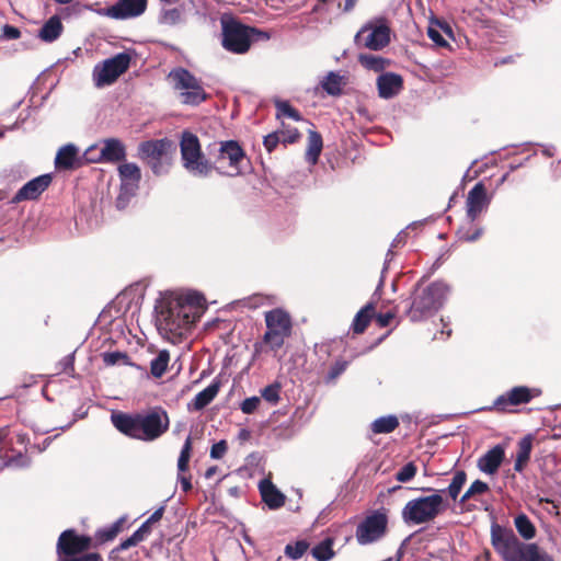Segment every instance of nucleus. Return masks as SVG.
<instances>
[{
    "label": "nucleus",
    "mask_w": 561,
    "mask_h": 561,
    "mask_svg": "<svg viewBox=\"0 0 561 561\" xmlns=\"http://www.w3.org/2000/svg\"><path fill=\"white\" fill-rule=\"evenodd\" d=\"M266 332L263 341L272 351H278L290 335L291 321L287 312L282 309H273L265 313Z\"/></svg>",
    "instance_id": "obj_8"
},
{
    "label": "nucleus",
    "mask_w": 561,
    "mask_h": 561,
    "mask_svg": "<svg viewBox=\"0 0 561 561\" xmlns=\"http://www.w3.org/2000/svg\"><path fill=\"white\" fill-rule=\"evenodd\" d=\"M320 84L329 95L337 96L342 93L343 77L331 71L321 80Z\"/></svg>",
    "instance_id": "obj_29"
},
{
    "label": "nucleus",
    "mask_w": 561,
    "mask_h": 561,
    "mask_svg": "<svg viewBox=\"0 0 561 561\" xmlns=\"http://www.w3.org/2000/svg\"><path fill=\"white\" fill-rule=\"evenodd\" d=\"M78 149L76 146L69 144L61 147L55 158L57 169H71L75 167L77 160Z\"/></svg>",
    "instance_id": "obj_25"
},
{
    "label": "nucleus",
    "mask_w": 561,
    "mask_h": 561,
    "mask_svg": "<svg viewBox=\"0 0 561 561\" xmlns=\"http://www.w3.org/2000/svg\"><path fill=\"white\" fill-rule=\"evenodd\" d=\"M180 146L183 167L195 176H208L213 171V164L203 154L197 136L183 133Z\"/></svg>",
    "instance_id": "obj_6"
},
{
    "label": "nucleus",
    "mask_w": 561,
    "mask_h": 561,
    "mask_svg": "<svg viewBox=\"0 0 561 561\" xmlns=\"http://www.w3.org/2000/svg\"><path fill=\"white\" fill-rule=\"evenodd\" d=\"M118 175L121 181L140 182L141 173L136 163L127 162L118 167Z\"/></svg>",
    "instance_id": "obj_36"
},
{
    "label": "nucleus",
    "mask_w": 561,
    "mask_h": 561,
    "mask_svg": "<svg viewBox=\"0 0 561 561\" xmlns=\"http://www.w3.org/2000/svg\"><path fill=\"white\" fill-rule=\"evenodd\" d=\"M62 24L57 15L50 16L42 26L38 33V37L46 43H51L56 41L61 32H62Z\"/></svg>",
    "instance_id": "obj_24"
},
{
    "label": "nucleus",
    "mask_w": 561,
    "mask_h": 561,
    "mask_svg": "<svg viewBox=\"0 0 561 561\" xmlns=\"http://www.w3.org/2000/svg\"><path fill=\"white\" fill-rule=\"evenodd\" d=\"M524 561H553V559L548 553L540 551L536 545H527Z\"/></svg>",
    "instance_id": "obj_46"
},
{
    "label": "nucleus",
    "mask_w": 561,
    "mask_h": 561,
    "mask_svg": "<svg viewBox=\"0 0 561 561\" xmlns=\"http://www.w3.org/2000/svg\"><path fill=\"white\" fill-rule=\"evenodd\" d=\"M134 546H137V542L135 541L134 537L130 536V537H128L127 539H125L124 541L121 542L119 550H127V549H129L130 547H134Z\"/></svg>",
    "instance_id": "obj_62"
},
{
    "label": "nucleus",
    "mask_w": 561,
    "mask_h": 561,
    "mask_svg": "<svg viewBox=\"0 0 561 561\" xmlns=\"http://www.w3.org/2000/svg\"><path fill=\"white\" fill-rule=\"evenodd\" d=\"M191 450H192V438H191V436H187L185 439V443L182 447V450L180 453L179 459H178L179 472H185L187 470L188 461L191 458Z\"/></svg>",
    "instance_id": "obj_43"
},
{
    "label": "nucleus",
    "mask_w": 561,
    "mask_h": 561,
    "mask_svg": "<svg viewBox=\"0 0 561 561\" xmlns=\"http://www.w3.org/2000/svg\"><path fill=\"white\" fill-rule=\"evenodd\" d=\"M504 455V448L501 445H496L479 458L478 468L484 473L493 474L501 466Z\"/></svg>",
    "instance_id": "obj_22"
},
{
    "label": "nucleus",
    "mask_w": 561,
    "mask_h": 561,
    "mask_svg": "<svg viewBox=\"0 0 561 561\" xmlns=\"http://www.w3.org/2000/svg\"><path fill=\"white\" fill-rule=\"evenodd\" d=\"M428 37L439 47L447 46V42L442 36L440 32L434 27H428L427 30Z\"/></svg>",
    "instance_id": "obj_55"
},
{
    "label": "nucleus",
    "mask_w": 561,
    "mask_h": 561,
    "mask_svg": "<svg viewBox=\"0 0 561 561\" xmlns=\"http://www.w3.org/2000/svg\"><path fill=\"white\" fill-rule=\"evenodd\" d=\"M490 198L486 196L484 185L479 182L468 193L466 205H467V217L470 222H473L477 217L488 208Z\"/></svg>",
    "instance_id": "obj_17"
},
{
    "label": "nucleus",
    "mask_w": 561,
    "mask_h": 561,
    "mask_svg": "<svg viewBox=\"0 0 561 561\" xmlns=\"http://www.w3.org/2000/svg\"><path fill=\"white\" fill-rule=\"evenodd\" d=\"M466 480H467V476H466L465 471H457L454 474L448 488L443 491L447 492L448 495L450 496V499L455 501L459 496L460 491L466 483Z\"/></svg>",
    "instance_id": "obj_38"
},
{
    "label": "nucleus",
    "mask_w": 561,
    "mask_h": 561,
    "mask_svg": "<svg viewBox=\"0 0 561 561\" xmlns=\"http://www.w3.org/2000/svg\"><path fill=\"white\" fill-rule=\"evenodd\" d=\"M163 512H164V507L163 506L159 507L147 519V524H153V523L159 522L162 518Z\"/></svg>",
    "instance_id": "obj_60"
},
{
    "label": "nucleus",
    "mask_w": 561,
    "mask_h": 561,
    "mask_svg": "<svg viewBox=\"0 0 561 561\" xmlns=\"http://www.w3.org/2000/svg\"><path fill=\"white\" fill-rule=\"evenodd\" d=\"M182 13L179 9L162 10L159 16V23L163 25H176L181 22Z\"/></svg>",
    "instance_id": "obj_44"
},
{
    "label": "nucleus",
    "mask_w": 561,
    "mask_h": 561,
    "mask_svg": "<svg viewBox=\"0 0 561 561\" xmlns=\"http://www.w3.org/2000/svg\"><path fill=\"white\" fill-rule=\"evenodd\" d=\"M274 104L277 110V118L288 117L296 122L301 119L299 112L295 110L287 101L275 100Z\"/></svg>",
    "instance_id": "obj_39"
},
{
    "label": "nucleus",
    "mask_w": 561,
    "mask_h": 561,
    "mask_svg": "<svg viewBox=\"0 0 561 561\" xmlns=\"http://www.w3.org/2000/svg\"><path fill=\"white\" fill-rule=\"evenodd\" d=\"M130 60L129 54L118 53L96 64L92 72L94 85L103 88L113 84L129 68Z\"/></svg>",
    "instance_id": "obj_10"
},
{
    "label": "nucleus",
    "mask_w": 561,
    "mask_h": 561,
    "mask_svg": "<svg viewBox=\"0 0 561 561\" xmlns=\"http://www.w3.org/2000/svg\"><path fill=\"white\" fill-rule=\"evenodd\" d=\"M261 399L259 397H250L243 400L241 403V411L244 414H251L253 413L260 405Z\"/></svg>",
    "instance_id": "obj_53"
},
{
    "label": "nucleus",
    "mask_w": 561,
    "mask_h": 561,
    "mask_svg": "<svg viewBox=\"0 0 561 561\" xmlns=\"http://www.w3.org/2000/svg\"><path fill=\"white\" fill-rule=\"evenodd\" d=\"M358 0H345V3H344V7H343V10L345 12H348L351 11L355 4L357 3Z\"/></svg>",
    "instance_id": "obj_64"
},
{
    "label": "nucleus",
    "mask_w": 561,
    "mask_h": 561,
    "mask_svg": "<svg viewBox=\"0 0 561 561\" xmlns=\"http://www.w3.org/2000/svg\"><path fill=\"white\" fill-rule=\"evenodd\" d=\"M322 137L314 130H309L306 160L310 164H316L322 150Z\"/></svg>",
    "instance_id": "obj_27"
},
{
    "label": "nucleus",
    "mask_w": 561,
    "mask_h": 561,
    "mask_svg": "<svg viewBox=\"0 0 561 561\" xmlns=\"http://www.w3.org/2000/svg\"><path fill=\"white\" fill-rule=\"evenodd\" d=\"M279 142V136L277 133L268 134L264 137L263 144L268 152L273 151Z\"/></svg>",
    "instance_id": "obj_56"
},
{
    "label": "nucleus",
    "mask_w": 561,
    "mask_h": 561,
    "mask_svg": "<svg viewBox=\"0 0 561 561\" xmlns=\"http://www.w3.org/2000/svg\"><path fill=\"white\" fill-rule=\"evenodd\" d=\"M103 362L106 366H114V365H128L129 364V357L124 352H105L102 354Z\"/></svg>",
    "instance_id": "obj_41"
},
{
    "label": "nucleus",
    "mask_w": 561,
    "mask_h": 561,
    "mask_svg": "<svg viewBox=\"0 0 561 561\" xmlns=\"http://www.w3.org/2000/svg\"><path fill=\"white\" fill-rule=\"evenodd\" d=\"M254 28L248 27L233 18L224 15L221 18V45L233 54H245L252 43Z\"/></svg>",
    "instance_id": "obj_7"
},
{
    "label": "nucleus",
    "mask_w": 561,
    "mask_h": 561,
    "mask_svg": "<svg viewBox=\"0 0 561 561\" xmlns=\"http://www.w3.org/2000/svg\"><path fill=\"white\" fill-rule=\"evenodd\" d=\"M482 234V229H477L473 233H461L460 239L465 241H476Z\"/></svg>",
    "instance_id": "obj_61"
},
{
    "label": "nucleus",
    "mask_w": 561,
    "mask_h": 561,
    "mask_svg": "<svg viewBox=\"0 0 561 561\" xmlns=\"http://www.w3.org/2000/svg\"><path fill=\"white\" fill-rule=\"evenodd\" d=\"M147 163L156 175H161L169 171L171 165V158L169 153H165V156L161 157L160 159H151L147 161Z\"/></svg>",
    "instance_id": "obj_45"
},
{
    "label": "nucleus",
    "mask_w": 561,
    "mask_h": 561,
    "mask_svg": "<svg viewBox=\"0 0 561 561\" xmlns=\"http://www.w3.org/2000/svg\"><path fill=\"white\" fill-rule=\"evenodd\" d=\"M95 147H90L85 154L92 162H118L125 159L126 148L117 138L103 139L100 142V156L98 158L90 157Z\"/></svg>",
    "instance_id": "obj_15"
},
{
    "label": "nucleus",
    "mask_w": 561,
    "mask_h": 561,
    "mask_svg": "<svg viewBox=\"0 0 561 561\" xmlns=\"http://www.w3.org/2000/svg\"><path fill=\"white\" fill-rule=\"evenodd\" d=\"M28 465H30V459L26 456L19 454L18 456L10 457L7 461H4L1 469H3L4 467L23 468V467H27Z\"/></svg>",
    "instance_id": "obj_51"
},
{
    "label": "nucleus",
    "mask_w": 561,
    "mask_h": 561,
    "mask_svg": "<svg viewBox=\"0 0 561 561\" xmlns=\"http://www.w3.org/2000/svg\"><path fill=\"white\" fill-rule=\"evenodd\" d=\"M131 536L134 537L137 545L147 538V536L144 535L139 529H137Z\"/></svg>",
    "instance_id": "obj_63"
},
{
    "label": "nucleus",
    "mask_w": 561,
    "mask_h": 561,
    "mask_svg": "<svg viewBox=\"0 0 561 561\" xmlns=\"http://www.w3.org/2000/svg\"><path fill=\"white\" fill-rule=\"evenodd\" d=\"M374 310L375 305L373 301H370L356 313L353 320V330L355 333H363L365 331L370 321V317Z\"/></svg>",
    "instance_id": "obj_30"
},
{
    "label": "nucleus",
    "mask_w": 561,
    "mask_h": 561,
    "mask_svg": "<svg viewBox=\"0 0 561 561\" xmlns=\"http://www.w3.org/2000/svg\"><path fill=\"white\" fill-rule=\"evenodd\" d=\"M489 491V485L481 481L476 480L472 482V484L469 486V489L463 493V495L460 497V503L463 504L468 500L474 497L476 495L483 494Z\"/></svg>",
    "instance_id": "obj_42"
},
{
    "label": "nucleus",
    "mask_w": 561,
    "mask_h": 561,
    "mask_svg": "<svg viewBox=\"0 0 561 561\" xmlns=\"http://www.w3.org/2000/svg\"><path fill=\"white\" fill-rule=\"evenodd\" d=\"M51 183L50 174L39 175L25 183L13 196L12 202L33 201L41 196Z\"/></svg>",
    "instance_id": "obj_18"
},
{
    "label": "nucleus",
    "mask_w": 561,
    "mask_h": 561,
    "mask_svg": "<svg viewBox=\"0 0 561 561\" xmlns=\"http://www.w3.org/2000/svg\"><path fill=\"white\" fill-rule=\"evenodd\" d=\"M539 394L540 391L538 389L518 386L512 388L505 394L500 396L494 404L499 410H506L507 405L528 403L533 398Z\"/></svg>",
    "instance_id": "obj_16"
},
{
    "label": "nucleus",
    "mask_w": 561,
    "mask_h": 561,
    "mask_svg": "<svg viewBox=\"0 0 561 561\" xmlns=\"http://www.w3.org/2000/svg\"><path fill=\"white\" fill-rule=\"evenodd\" d=\"M416 466L413 462H409L404 465L397 473L396 479L399 482H408L414 478L416 474Z\"/></svg>",
    "instance_id": "obj_49"
},
{
    "label": "nucleus",
    "mask_w": 561,
    "mask_h": 561,
    "mask_svg": "<svg viewBox=\"0 0 561 561\" xmlns=\"http://www.w3.org/2000/svg\"><path fill=\"white\" fill-rule=\"evenodd\" d=\"M280 386L278 383H272L262 389L261 396L267 402L276 404L279 401Z\"/></svg>",
    "instance_id": "obj_48"
},
{
    "label": "nucleus",
    "mask_w": 561,
    "mask_h": 561,
    "mask_svg": "<svg viewBox=\"0 0 561 561\" xmlns=\"http://www.w3.org/2000/svg\"><path fill=\"white\" fill-rule=\"evenodd\" d=\"M401 76L393 72H386L378 77L377 88L379 96L382 99H391L397 95L402 89Z\"/></svg>",
    "instance_id": "obj_21"
},
{
    "label": "nucleus",
    "mask_w": 561,
    "mask_h": 561,
    "mask_svg": "<svg viewBox=\"0 0 561 561\" xmlns=\"http://www.w3.org/2000/svg\"><path fill=\"white\" fill-rule=\"evenodd\" d=\"M346 367H347L346 360H336L328 373V376H327L328 381L335 380L342 373L345 371Z\"/></svg>",
    "instance_id": "obj_50"
},
{
    "label": "nucleus",
    "mask_w": 561,
    "mask_h": 561,
    "mask_svg": "<svg viewBox=\"0 0 561 561\" xmlns=\"http://www.w3.org/2000/svg\"><path fill=\"white\" fill-rule=\"evenodd\" d=\"M204 297L195 291L186 293L162 302L157 312V328L161 335L178 343L202 316Z\"/></svg>",
    "instance_id": "obj_1"
},
{
    "label": "nucleus",
    "mask_w": 561,
    "mask_h": 561,
    "mask_svg": "<svg viewBox=\"0 0 561 561\" xmlns=\"http://www.w3.org/2000/svg\"><path fill=\"white\" fill-rule=\"evenodd\" d=\"M2 36L7 39H18L21 36V32L18 27L5 24L2 27Z\"/></svg>",
    "instance_id": "obj_57"
},
{
    "label": "nucleus",
    "mask_w": 561,
    "mask_h": 561,
    "mask_svg": "<svg viewBox=\"0 0 561 561\" xmlns=\"http://www.w3.org/2000/svg\"><path fill=\"white\" fill-rule=\"evenodd\" d=\"M125 517L118 518L115 523L98 531V537L103 541L113 540L123 528Z\"/></svg>",
    "instance_id": "obj_40"
},
{
    "label": "nucleus",
    "mask_w": 561,
    "mask_h": 561,
    "mask_svg": "<svg viewBox=\"0 0 561 561\" xmlns=\"http://www.w3.org/2000/svg\"><path fill=\"white\" fill-rule=\"evenodd\" d=\"M491 541L496 552L505 561H524L526 546L522 543L512 530L493 525L491 528Z\"/></svg>",
    "instance_id": "obj_9"
},
{
    "label": "nucleus",
    "mask_w": 561,
    "mask_h": 561,
    "mask_svg": "<svg viewBox=\"0 0 561 561\" xmlns=\"http://www.w3.org/2000/svg\"><path fill=\"white\" fill-rule=\"evenodd\" d=\"M147 9V0H117L108 8L99 11L100 14L114 20H129L144 14Z\"/></svg>",
    "instance_id": "obj_14"
},
{
    "label": "nucleus",
    "mask_w": 561,
    "mask_h": 561,
    "mask_svg": "<svg viewBox=\"0 0 561 561\" xmlns=\"http://www.w3.org/2000/svg\"><path fill=\"white\" fill-rule=\"evenodd\" d=\"M75 353L65 356L57 365V374L73 371Z\"/></svg>",
    "instance_id": "obj_52"
},
{
    "label": "nucleus",
    "mask_w": 561,
    "mask_h": 561,
    "mask_svg": "<svg viewBox=\"0 0 561 561\" xmlns=\"http://www.w3.org/2000/svg\"><path fill=\"white\" fill-rule=\"evenodd\" d=\"M449 287L444 282H434L431 285L416 288L414 291L409 317L417 322L435 314L444 305Z\"/></svg>",
    "instance_id": "obj_4"
},
{
    "label": "nucleus",
    "mask_w": 561,
    "mask_h": 561,
    "mask_svg": "<svg viewBox=\"0 0 561 561\" xmlns=\"http://www.w3.org/2000/svg\"><path fill=\"white\" fill-rule=\"evenodd\" d=\"M170 360V354L167 350H161L157 357L150 363V373L156 378H160L167 371L168 364Z\"/></svg>",
    "instance_id": "obj_34"
},
{
    "label": "nucleus",
    "mask_w": 561,
    "mask_h": 561,
    "mask_svg": "<svg viewBox=\"0 0 561 561\" xmlns=\"http://www.w3.org/2000/svg\"><path fill=\"white\" fill-rule=\"evenodd\" d=\"M139 182L134 181H121V191L116 199V206L123 209L127 206L130 197H133L138 191Z\"/></svg>",
    "instance_id": "obj_31"
},
{
    "label": "nucleus",
    "mask_w": 561,
    "mask_h": 561,
    "mask_svg": "<svg viewBox=\"0 0 561 561\" xmlns=\"http://www.w3.org/2000/svg\"><path fill=\"white\" fill-rule=\"evenodd\" d=\"M173 89L178 92L181 103L198 105L207 98L202 82L184 68L173 69L169 76Z\"/></svg>",
    "instance_id": "obj_5"
},
{
    "label": "nucleus",
    "mask_w": 561,
    "mask_h": 561,
    "mask_svg": "<svg viewBox=\"0 0 561 561\" xmlns=\"http://www.w3.org/2000/svg\"><path fill=\"white\" fill-rule=\"evenodd\" d=\"M220 382L214 380L208 387L199 391L193 400L194 410L199 411L207 407L218 394Z\"/></svg>",
    "instance_id": "obj_26"
},
{
    "label": "nucleus",
    "mask_w": 561,
    "mask_h": 561,
    "mask_svg": "<svg viewBox=\"0 0 561 561\" xmlns=\"http://www.w3.org/2000/svg\"><path fill=\"white\" fill-rule=\"evenodd\" d=\"M244 159V152L234 140L220 142L218 156L213 164V170L226 176H237L240 174V162Z\"/></svg>",
    "instance_id": "obj_11"
},
{
    "label": "nucleus",
    "mask_w": 561,
    "mask_h": 561,
    "mask_svg": "<svg viewBox=\"0 0 561 561\" xmlns=\"http://www.w3.org/2000/svg\"><path fill=\"white\" fill-rule=\"evenodd\" d=\"M178 480H179L181 488L184 492H188L192 489L191 478L186 477L184 474V472H179Z\"/></svg>",
    "instance_id": "obj_59"
},
{
    "label": "nucleus",
    "mask_w": 561,
    "mask_h": 561,
    "mask_svg": "<svg viewBox=\"0 0 561 561\" xmlns=\"http://www.w3.org/2000/svg\"><path fill=\"white\" fill-rule=\"evenodd\" d=\"M90 538L77 536L72 530H65L58 539V552L66 556H73L84 551L90 546Z\"/></svg>",
    "instance_id": "obj_19"
},
{
    "label": "nucleus",
    "mask_w": 561,
    "mask_h": 561,
    "mask_svg": "<svg viewBox=\"0 0 561 561\" xmlns=\"http://www.w3.org/2000/svg\"><path fill=\"white\" fill-rule=\"evenodd\" d=\"M311 554L317 561H329L334 557L333 539L325 538L311 549Z\"/></svg>",
    "instance_id": "obj_32"
},
{
    "label": "nucleus",
    "mask_w": 561,
    "mask_h": 561,
    "mask_svg": "<svg viewBox=\"0 0 561 561\" xmlns=\"http://www.w3.org/2000/svg\"><path fill=\"white\" fill-rule=\"evenodd\" d=\"M515 527L519 535L525 539H531L535 537L536 529L530 519L525 514H519L514 520Z\"/></svg>",
    "instance_id": "obj_35"
},
{
    "label": "nucleus",
    "mask_w": 561,
    "mask_h": 561,
    "mask_svg": "<svg viewBox=\"0 0 561 561\" xmlns=\"http://www.w3.org/2000/svg\"><path fill=\"white\" fill-rule=\"evenodd\" d=\"M111 420L121 433L144 442L158 439L168 431L170 425L167 411L160 407L142 413H113Z\"/></svg>",
    "instance_id": "obj_2"
},
{
    "label": "nucleus",
    "mask_w": 561,
    "mask_h": 561,
    "mask_svg": "<svg viewBox=\"0 0 561 561\" xmlns=\"http://www.w3.org/2000/svg\"><path fill=\"white\" fill-rule=\"evenodd\" d=\"M533 448V439L530 436L522 438L518 443V450L514 463V469L522 472L526 463L529 461Z\"/></svg>",
    "instance_id": "obj_28"
},
{
    "label": "nucleus",
    "mask_w": 561,
    "mask_h": 561,
    "mask_svg": "<svg viewBox=\"0 0 561 561\" xmlns=\"http://www.w3.org/2000/svg\"><path fill=\"white\" fill-rule=\"evenodd\" d=\"M394 314L392 312L379 313L377 316V322L381 328H385L390 324Z\"/></svg>",
    "instance_id": "obj_58"
},
{
    "label": "nucleus",
    "mask_w": 561,
    "mask_h": 561,
    "mask_svg": "<svg viewBox=\"0 0 561 561\" xmlns=\"http://www.w3.org/2000/svg\"><path fill=\"white\" fill-rule=\"evenodd\" d=\"M356 41L370 50H380L390 43V28L383 22L368 23L357 32Z\"/></svg>",
    "instance_id": "obj_13"
},
{
    "label": "nucleus",
    "mask_w": 561,
    "mask_h": 561,
    "mask_svg": "<svg viewBox=\"0 0 561 561\" xmlns=\"http://www.w3.org/2000/svg\"><path fill=\"white\" fill-rule=\"evenodd\" d=\"M227 451V443L226 440H220L214 444L210 448V457L214 459H220Z\"/></svg>",
    "instance_id": "obj_54"
},
{
    "label": "nucleus",
    "mask_w": 561,
    "mask_h": 561,
    "mask_svg": "<svg viewBox=\"0 0 561 561\" xmlns=\"http://www.w3.org/2000/svg\"><path fill=\"white\" fill-rule=\"evenodd\" d=\"M432 491V489H426ZM443 490H433L431 495L419 496L405 503L401 511L402 520L409 526L428 524L447 508Z\"/></svg>",
    "instance_id": "obj_3"
},
{
    "label": "nucleus",
    "mask_w": 561,
    "mask_h": 561,
    "mask_svg": "<svg viewBox=\"0 0 561 561\" xmlns=\"http://www.w3.org/2000/svg\"><path fill=\"white\" fill-rule=\"evenodd\" d=\"M308 543L306 541H297L295 543H289L285 548V553L290 559L297 560L301 558L305 552L308 550Z\"/></svg>",
    "instance_id": "obj_47"
},
{
    "label": "nucleus",
    "mask_w": 561,
    "mask_h": 561,
    "mask_svg": "<svg viewBox=\"0 0 561 561\" xmlns=\"http://www.w3.org/2000/svg\"><path fill=\"white\" fill-rule=\"evenodd\" d=\"M358 60L368 70L381 71L386 68V60L371 54H360Z\"/></svg>",
    "instance_id": "obj_37"
},
{
    "label": "nucleus",
    "mask_w": 561,
    "mask_h": 561,
    "mask_svg": "<svg viewBox=\"0 0 561 561\" xmlns=\"http://www.w3.org/2000/svg\"><path fill=\"white\" fill-rule=\"evenodd\" d=\"M388 518L382 512L376 511L366 516L356 527L355 537L359 545L366 546L381 539L387 531Z\"/></svg>",
    "instance_id": "obj_12"
},
{
    "label": "nucleus",
    "mask_w": 561,
    "mask_h": 561,
    "mask_svg": "<svg viewBox=\"0 0 561 561\" xmlns=\"http://www.w3.org/2000/svg\"><path fill=\"white\" fill-rule=\"evenodd\" d=\"M172 144L168 139L144 141L138 147V156L145 161L160 159L165 156V153H169Z\"/></svg>",
    "instance_id": "obj_20"
},
{
    "label": "nucleus",
    "mask_w": 561,
    "mask_h": 561,
    "mask_svg": "<svg viewBox=\"0 0 561 561\" xmlns=\"http://www.w3.org/2000/svg\"><path fill=\"white\" fill-rule=\"evenodd\" d=\"M399 426V421L394 415L381 416L371 423V431L376 434H388Z\"/></svg>",
    "instance_id": "obj_33"
},
{
    "label": "nucleus",
    "mask_w": 561,
    "mask_h": 561,
    "mask_svg": "<svg viewBox=\"0 0 561 561\" xmlns=\"http://www.w3.org/2000/svg\"><path fill=\"white\" fill-rule=\"evenodd\" d=\"M259 489L262 500L271 510H277L284 505L285 495L270 480H262Z\"/></svg>",
    "instance_id": "obj_23"
}]
</instances>
